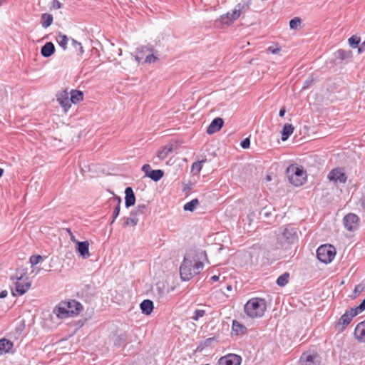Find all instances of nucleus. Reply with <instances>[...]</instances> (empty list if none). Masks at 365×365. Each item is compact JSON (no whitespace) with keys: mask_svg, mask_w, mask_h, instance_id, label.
<instances>
[{"mask_svg":"<svg viewBox=\"0 0 365 365\" xmlns=\"http://www.w3.org/2000/svg\"><path fill=\"white\" fill-rule=\"evenodd\" d=\"M267 308L264 299L255 297L249 299L245 305V312L251 318H258L264 315Z\"/></svg>","mask_w":365,"mask_h":365,"instance_id":"nucleus-1","label":"nucleus"},{"mask_svg":"<svg viewBox=\"0 0 365 365\" xmlns=\"http://www.w3.org/2000/svg\"><path fill=\"white\" fill-rule=\"evenodd\" d=\"M289 182L295 187L302 185L307 180V173L302 166L292 164L286 170Z\"/></svg>","mask_w":365,"mask_h":365,"instance_id":"nucleus-2","label":"nucleus"},{"mask_svg":"<svg viewBox=\"0 0 365 365\" xmlns=\"http://www.w3.org/2000/svg\"><path fill=\"white\" fill-rule=\"evenodd\" d=\"M336 249L333 245L325 244L319 246L317 250V259L324 264H329L336 256Z\"/></svg>","mask_w":365,"mask_h":365,"instance_id":"nucleus-3","label":"nucleus"},{"mask_svg":"<svg viewBox=\"0 0 365 365\" xmlns=\"http://www.w3.org/2000/svg\"><path fill=\"white\" fill-rule=\"evenodd\" d=\"M297 240L296 228L287 226L277 235V240L281 244H292Z\"/></svg>","mask_w":365,"mask_h":365,"instance_id":"nucleus-4","label":"nucleus"},{"mask_svg":"<svg viewBox=\"0 0 365 365\" xmlns=\"http://www.w3.org/2000/svg\"><path fill=\"white\" fill-rule=\"evenodd\" d=\"M77 294L85 302H91L97 294L96 287L94 284H83Z\"/></svg>","mask_w":365,"mask_h":365,"instance_id":"nucleus-5","label":"nucleus"},{"mask_svg":"<svg viewBox=\"0 0 365 365\" xmlns=\"http://www.w3.org/2000/svg\"><path fill=\"white\" fill-rule=\"evenodd\" d=\"M180 274L181 279L185 282L190 280L194 277L192 262L186 257L180 267Z\"/></svg>","mask_w":365,"mask_h":365,"instance_id":"nucleus-6","label":"nucleus"},{"mask_svg":"<svg viewBox=\"0 0 365 365\" xmlns=\"http://www.w3.org/2000/svg\"><path fill=\"white\" fill-rule=\"evenodd\" d=\"M357 314L354 313L353 308H350L347 309L339 319L336 328L341 331H343L346 327L350 324L354 317H355Z\"/></svg>","mask_w":365,"mask_h":365,"instance_id":"nucleus-7","label":"nucleus"},{"mask_svg":"<svg viewBox=\"0 0 365 365\" xmlns=\"http://www.w3.org/2000/svg\"><path fill=\"white\" fill-rule=\"evenodd\" d=\"M343 224L348 231H355L359 226V217L354 213H349L344 217Z\"/></svg>","mask_w":365,"mask_h":365,"instance_id":"nucleus-8","label":"nucleus"},{"mask_svg":"<svg viewBox=\"0 0 365 365\" xmlns=\"http://www.w3.org/2000/svg\"><path fill=\"white\" fill-rule=\"evenodd\" d=\"M141 170L145 173V177L149 178L154 182L159 181L164 175L163 170H152L149 164L143 165Z\"/></svg>","mask_w":365,"mask_h":365,"instance_id":"nucleus-9","label":"nucleus"},{"mask_svg":"<svg viewBox=\"0 0 365 365\" xmlns=\"http://www.w3.org/2000/svg\"><path fill=\"white\" fill-rule=\"evenodd\" d=\"M327 178L329 181L334 182L345 183L347 180L346 174L342 171L341 168H336L332 169L328 174Z\"/></svg>","mask_w":365,"mask_h":365,"instance_id":"nucleus-10","label":"nucleus"},{"mask_svg":"<svg viewBox=\"0 0 365 365\" xmlns=\"http://www.w3.org/2000/svg\"><path fill=\"white\" fill-rule=\"evenodd\" d=\"M319 356L316 353H303L300 356V365H319Z\"/></svg>","mask_w":365,"mask_h":365,"instance_id":"nucleus-11","label":"nucleus"},{"mask_svg":"<svg viewBox=\"0 0 365 365\" xmlns=\"http://www.w3.org/2000/svg\"><path fill=\"white\" fill-rule=\"evenodd\" d=\"M241 362V356L235 354L221 357L218 361L220 365H240Z\"/></svg>","mask_w":365,"mask_h":365,"instance_id":"nucleus-12","label":"nucleus"},{"mask_svg":"<svg viewBox=\"0 0 365 365\" xmlns=\"http://www.w3.org/2000/svg\"><path fill=\"white\" fill-rule=\"evenodd\" d=\"M224 125V120L222 118L217 117L214 118L209 126L207 128V133L209 135H212L217 131H219Z\"/></svg>","mask_w":365,"mask_h":365,"instance_id":"nucleus-13","label":"nucleus"},{"mask_svg":"<svg viewBox=\"0 0 365 365\" xmlns=\"http://www.w3.org/2000/svg\"><path fill=\"white\" fill-rule=\"evenodd\" d=\"M56 100L61 107L66 111L71 108V101L68 96V93L66 91H63L56 96Z\"/></svg>","mask_w":365,"mask_h":365,"instance_id":"nucleus-14","label":"nucleus"},{"mask_svg":"<svg viewBox=\"0 0 365 365\" xmlns=\"http://www.w3.org/2000/svg\"><path fill=\"white\" fill-rule=\"evenodd\" d=\"M31 282L26 277L22 281L16 282V292L19 296L24 294L31 287Z\"/></svg>","mask_w":365,"mask_h":365,"instance_id":"nucleus-15","label":"nucleus"},{"mask_svg":"<svg viewBox=\"0 0 365 365\" xmlns=\"http://www.w3.org/2000/svg\"><path fill=\"white\" fill-rule=\"evenodd\" d=\"M354 335L358 341L365 343V320L359 322L356 326Z\"/></svg>","mask_w":365,"mask_h":365,"instance_id":"nucleus-16","label":"nucleus"},{"mask_svg":"<svg viewBox=\"0 0 365 365\" xmlns=\"http://www.w3.org/2000/svg\"><path fill=\"white\" fill-rule=\"evenodd\" d=\"M68 312L71 315H77L83 309L82 304L76 300H69L66 302Z\"/></svg>","mask_w":365,"mask_h":365,"instance_id":"nucleus-17","label":"nucleus"},{"mask_svg":"<svg viewBox=\"0 0 365 365\" xmlns=\"http://www.w3.org/2000/svg\"><path fill=\"white\" fill-rule=\"evenodd\" d=\"M77 245L76 251L79 253V255L83 259H86L90 256L89 253V243L88 241H78L76 242Z\"/></svg>","mask_w":365,"mask_h":365,"instance_id":"nucleus-18","label":"nucleus"},{"mask_svg":"<svg viewBox=\"0 0 365 365\" xmlns=\"http://www.w3.org/2000/svg\"><path fill=\"white\" fill-rule=\"evenodd\" d=\"M125 205L127 208L133 206L135 203V196L131 187H127L125 190Z\"/></svg>","mask_w":365,"mask_h":365,"instance_id":"nucleus-19","label":"nucleus"},{"mask_svg":"<svg viewBox=\"0 0 365 365\" xmlns=\"http://www.w3.org/2000/svg\"><path fill=\"white\" fill-rule=\"evenodd\" d=\"M55 46L52 42H46L41 48V54L44 58H48L55 53Z\"/></svg>","mask_w":365,"mask_h":365,"instance_id":"nucleus-20","label":"nucleus"},{"mask_svg":"<svg viewBox=\"0 0 365 365\" xmlns=\"http://www.w3.org/2000/svg\"><path fill=\"white\" fill-rule=\"evenodd\" d=\"M334 56L336 59H339L341 61H346V63L351 61L352 58L351 51L344 49H338L334 53Z\"/></svg>","mask_w":365,"mask_h":365,"instance_id":"nucleus-21","label":"nucleus"},{"mask_svg":"<svg viewBox=\"0 0 365 365\" xmlns=\"http://www.w3.org/2000/svg\"><path fill=\"white\" fill-rule=\"evenodd\" d=\"M128 334L126 331L120 332L115 336L114 345L116 347L123 346L125 347L127 344Z\"/></svg>","mask_w":365,"mask_h":365,"instance_id":"nucleus-22","label":"nucleus"},{"mask_svg":"<svg viewBox=\"0 0 365 365\" xmlns=\"http://www.w3.org/2000/svg\"><path fill=\"white\" fill-rule=\"evenodd\" d=\"M140 307L143 314L149 315L154 309V304L153 302L150 299H145L140 303Z\"/></svg>","mask_w":365,"mask_h":365,"instance_id":"nucleus-23","label":"nucleus"},{"mask_svg":"<svg viewBox=\"0 0 365 365\" xmlns=\"http://www.w3.org/2000/svg\"><path fill=\"white\" fill-rule=\"evenodd\" d=\"M294 130V126L292 124L286 123L282 128L281 131V139L282 141L287 140L290 135L293 133Z\"/></svg>","mask_w":365,"mask_h":365,"instance_id":"nucleus-24","label":"nucleus"},{"mask_svg":"<svg viewBox=\"0 0 365 365\" xmlns=\"http://www.w3.org/2000/svg\"><path fill=\"white\" fill-rule=\"evenodd\" d=\"M14 344L11 341L3 338L0 339V355L4 353H8L12 348Z\"/></svg>","mask_w":365,"mask_h":365,"instance_id":"nucleus-25","label":"nucleus"},{"mask_svg":"<svg viewBox=\"0 0 365 365\" xmlns=\"http://www.w3.org/2000/svg\"><path fill=\"white\" fill-rule=\"evenodd\" d=\"M27 268L20 267L16 269V274L10 277L11 281H22L26 277Z\"/></svg>","mask_w":365,"mask_h":365,"instance_id":"nucleus-26","label":"nucleus"},{"mask_svg":"<svg viewBox=\"0 0 365 365\" xmlns=\"http://www.w3.org/2000/svg\"><path fill=\"white\" fill-rule=\"evenodd\" d=\"M232 330L235 335H240L244 334L246 331L247 328L245 325L240 323L238 321L233 320L232 324Z\"/></svg>","mask_w":365,"mask_h":365,"instance_id":"nucleus-27","label":"nucleus"},{"mask_svg":"<svg viewBox=\"0 0 365 365\" xmlns=\"http://www.w3.org/2000/svg\"><path fill=\"white\" fill-rule=\"evenodd\" d=\"M70 94V101L73 104H76L83 99V93L81 91L72 90Z\"/></svg>","mask_w":365,"mask_h":365,"instance_id":"nucleus-28","label":"nucleus"},{"mask_svg":"<svg viewBox=\"0 0 365 365\" xmlns=\"http://www.w3.org/2000/svg\"><path fill=\"white\" fill-rule=\"evenodd\" d=\"M53 16L51 14L44 13L41 16V24L43 28H48L53 23Z\"/></svg>","mask_w":365,"mask_h":365,"instance_id":"nucleus-29","label":"nucleus"},{"mask_svg":"<svg viewBox=\"0 0 365 365\" xmlns=\"http://www.w3.org/2000/svg\"><path fill=\"white\" fill-rule=\"evenodd\" d=\"M113 200L116 202V205L114 207L113 213V217L112 220L110 221V224H113L115 219L118 217L120 213V203H121V199L118 196H115L113 197Z\"/></svg>","mask_w":365,"mask_h":365,"instance_id":"nucleus-30","label":"nucleus"},{"mask_svg":"<svg viewBox=\"0 0 365 365\" xmlns=\"http://www.w3.org/2000/svg\"><path fill=\"white\" fill-rule=\"evenodd\" d=\"M148 205L145 204H138L136 207L130 212L131 215L138 217L143 215L147 210Z\"/></svg>","mask_w":365,"mask_h":365,"instance_id":"nucleus-31","label":"nucleus"},{"mask_svg":"<svg viewBox=\"0 0 365 365\" xmlns=\"http://www.w3.org/2000/svg\"><path fill=\"white\" fill-rule=\"evenodd\" d=\"M252 4V0H245L242 2L238 3L235 7L237 9L240 14L245 13L247 11Z\"/></svg>","mask_w":365,"mask_h":365,"instance_id":"nucleus-32","label":"nucleus"},{"mask_svg":"<svg viewBox=\"0 0 365 365\" xmlns=\"http://www.w3.org/2000/svg\"><path fill=\"white\" fill-rule=\"evenodd\" d=\"M173 149L170 146L162 147L157 153V157L163 160H165L168 155L172 152Z\"/></svg>","mask_w":365,"mask_h":365,"instance_id":"nucleus-33","label":"nucleus"},{"mask_svg":"<svg viewBox=\"0 0 365 365\" xmlns=\"http://www.w3.org/2000/svg\"><path fill=\"white\" fill-rule=\"evenodd\" d=\"M198 205L199 200L197 198H195L185 203L183 206V210L185 211L193 212Z\"/></svg>","mask_w":365,"mask_h":365,"instance_id":"nucleus-34","label":"nucleus"},{"mask_svg":"<svg viewBox=\"0 0 365 365\" xmlns=\"http://www.w3.org/2000/svg\"><path fill=\"white\" fill-rule=\"evenodd\" d=\"M218 21L223 26H230L234 21H231L230 12H227L226 14L221 15L218 19Z\"/></svg>","mask_w":365,"mask_h":365,"instance_id":"nucleus-35","label":"nucleus"},{"mask_svg":"<svg viewBox=\"0 0 365 365\" xmlns=\"http://www.w3.org/2000/svg\"><path fill=\"white\" fill-rule=\"evenodd\" d=\"M289 274L288 272H284L281 274L276 281L277 284L279 287H284L289 282Z\"/></svg>","mask_w":365,"mask_h":365,"instance_id":"nucleus-36","label":"nucleus"},{"mask_svg":"<svg viewBox=\"0 0 365 365\" xmlns=\"http://www.w3.org/2000/svg\"><path fill=\"white\" fill-rule=\"evenodd\" d=\"M139 221L138 217L131 215L130 214V217L125 218V222L123 225L125 226H132L135 227Z\"/></svg>","mask_w":365,"mask_h":365,"instance_id":"nucleus-37","label":"nucleus"},{"mask_svg":"<svg viewBox=\"0 0 365 365\" xmlns=\"http://www.w3.org/2000/svg\"><path fill=\"white\" fill-rule=\"evenodd\" d=\"M68 40V39L67 36L62 34H59L58 38H57V42H58V45L63 49L65 50L67 48Z\"/></svg>","mask_w":365,"mask_h":365,"instance_id":"nucleus-38","label":"nucleus"},{"mask_svg":"<svg viewBox=\"0 0 365 365\" xmlns=\"http://www.w3.org/2000/svg\"><path fill=\"white\" fill-rule=\"evenodd\" d=\"M206 162V160H202L200 161H197V162H195L192 165V172H193L195 174H198L200 173L202 168V165L203 163H205Z\"/></svg>","mask_w":365,"mask_h":365,"instance_id":"nucleus-39","label":"nucleus"},{"mask_svg":"<svg viewBox=\"0 0 365 365\" xmlns=\"http://www.w3.org/2000/svg\"><path fill=\"white\" fill-rule=\"evenodd\" d=\"M360 41V38L357 36H352L348 40L349 46L353 48H356L358 47Z\"/></svg>","mask_w":365,"mask_h":365,"instance_id":"nucleus-40","label":"nucleus"},{"mask_svg":"<svg viewBox=\"0 0 365 365\" xmlns=\"http://www.w3.org/2000/svg\"><path fill=\"white\" fill-rule=\"evenodd\" d=\"M203 263L200 261L195 262L194 264H192V270L194 276L200 274V271L203 268Z\"/></svg>","mask_w":365,"mask_h":365,"instance_id":"nucleus-41","label":"nucleus"},{"mask_svg":"<svg viewBox=\"0 0 365 365\" xmlns=\"http://www.w3.org/2000/svg\"><path fill=\"white\" fill-rule=\"evenodd\" d=\"M205 314V311L203 309H195L193 312L191 319L194 321H198L200 318L202 317Z\"/></svg>","mask_w":365,"mask_h":365,"instance_id":"nucleus-42","label":"nucleus"},{"mask_svg":"<svg viewBox=\"0 0 365 365\" xmlns=\"http://www.w3.org/2000/svg\"><path fill=\"white\" fill-rule=\"evenodd\" d=\"M72 46L77 51H78V54L82 55L83 53L84 50L80 42L75 39H72Z\"/></svg>","mask_w":365,"mask_h":365,"instance_id":"nucleus-43","label":"nucleus"},{"mask_svg":"<svg viewBox=\"0 0 365 365\" xmlns=\"http://www.w3.org/2000/svg\"><path fill=\"white\" fill-rule=\"evenodd\" d=\"M301 24V19L299 17H295L289 21V27L291 29H296Z\"/></svg>","mask_w":365,"mask_h":365,"instance_id":"nucleus-44","label":"nucleus"},{"mask_svg":"<svg viewBox=\"0 0 365 365\" xmlns=\"http://www.w3.org/2000/svg\"><path fill=\"white\" fill-rule=\"evenodd\" d=\"M42 259V257L39 255H33L30 257L29 262L31 266H34L38 264L40 261Z\"/></svg>","mask_w":365,"mask_h":365,"instance_id":"nucleus-45","label":"nucleus"},{"mask_svg":"<svg viewBox=\"0 0 365 365\" xmlns=\"http://www.w3.org/2000/svg\"><path fill=\"white\" fill-rule=\"evenodd\" d=\"M354 313H356L357 315L362 312L365 310V298L364 300L359 304V305L356 306V307H352Z\"/></svg>","mask_w":365,"mask_h":365,"instance_id":"nucleus-46","label":"nucleus"},{"mask_svg":"<svg viewBox=\"0 0 365 365\" xmlns=\"http://www.w3.org/2000/svg\"><path fill=\"white\" fill-rule=\"evenodd\" d=\"M230 14H231V21H235L240 17L241 14L239 12L237 9L236 7H235V9L230 13Z\"/></svg>","mask_w":365,"mask_h":365,"instance_id":"nucleus-47","label":"nucleus"},{"mask_svg":"<svg viewBox=\"0 0 365 365\" xmlns=\"http://www.w3.org/2000/svg\"><path fill=\"white\" fill-rule=\"evenodd\" d=\"M240 146L243 149H247L250 146V140L249 138H246L244 140H242L240 143Z\"/></svg>","mask_w":365,"mask_h":365,"instance_id":"nucleus-48","label":"nucleus"},{"mask_svg":"<svg viewBox=\"0 0 365 365\" xmlns=\"http://www.w3.org/2000/svg\"><path fill=\"white\" fill-rule=\"evenodd\" d=\"M216 341V338H215V337H210V338L206 339H205L204 341H202V342H203V345H204V346H205V347H208V346H210L212 344V343L213 341Z\"/></svg>","mask_w":365,"mask_h":365,"instance_id":"nucleus-49","label":"nucleus"},{"mask_svg":"<svg viewBox=\"0 0 365 365\" xmlns=\"http://www.w3.org/2000/svg\"><path fill=\"white\" fill-rule=\"evenodd\" d=\"M157 60V57L155 56L153 54H150L146 56L145 59V63H153L155 62Z\"/></svg>","mask_w":365,"mask_h":365,"instance_id":"nucleus-50","label":"nucleus"},{"mask_svg":"<svg viewBox=\"0 0 365 365\" xmlns=\"http://www.w3.org/2000/svg\"><path fill=\"white\" fill-rule=\"evenodd\" d=\"M364 287L361 284H357L355 286L354 293L356 294L355 297L361 293L364 290Z\"/></svg>","mask_w":365,"mask_h":365,"instance_id":"nucleus-51","label":"nucleus"},{"mask_svg":"<svg viewBox=\"0 0 365 365\" xmlns=\"http://www.w3.org/2000/svg\"><path fill=\"white\" fill-rule=\"evenodd\" d=\"M61 3L58 0H53L51 3V7L54 9H58L61 8Z\"/></svg>","mask_w":365,"mask_h":365,"instance_id":"nucleus-52","label":"nucleus"},{"mask_svg":"<svg viewBox=\"0 0 365 365\" xmlns=\"http://www.w3.org/2000/svg\"><path fill=\"white\" fill-rule=\"evenodd\" d=\"M68 308L66 307H58V314L61 315H69L68 312Z\"/></svg>","mask_w":365,"mask_h":365,"instance_id":"nucleus-53","label":"nucleus"},{"mask_svg":"<svg viewBox=\"0 0 365 365\" xmlns=\"http://www.w3.org/2000/svg\"><path fill=\"white\" fill-rule=\"evenodd\" d=\"M279 51V48H274L273 46H269L267 49V51L272 54H277Z\"/></svg>","mask_w":365,"mask_h":365,"instance_id":"nucleus-54","label":"nucleus"},{"mask_svg":"<svg viewBox=\"0 0 365 365\" xmlns=\"http://www.w3.org/2000/svg\"><path fill=\"white\" fill-rule=\"evenodd\" d=\"M259 215H262L265 218H268L272 215V213L269 211H266L264 209H262L259 212Z\"/></svg>","mask_w":365,"mask_h":365,"instance_id":"nucleus-55","label":"nucleus"},{"mask_svg":"<svg viewBox=\"0 0 365 365\" xmlns=\"http://www.w3.org/2000/svg\"><path fill=\"white\" fill-rule=\"evenodd\" d=\"M66 231H67V232L69 234V235H70V240H71L73 242L76 243V242H78V240H77L76 239L75 236L73 235V232H72V231L71 230V229H70V228L66 229Z\"/></svg>","mask_w":365,"mask_h":365,"instance_id":"nucleus-56","label":"nucleus"},{"mask_svg":"<svg viewBox=\"0 0 365 365\" xmlns=\"http://www.w3.org/2000/svg\"><path fill=\"white\" fill-rule=\"evenodd\" d=\"M8 295V292L6 290H1L0 292V299H4Z\"/></svg>","mask_w":365,"mask_h":365,"instance_id":"nucleus-57","label":"nucleus"},{"mask_svg":"<svg viewBox=\"0 0 365 365\" xmlns=\"http://www.w3.org/2000/svg\"><path fill=\"white\" fill-rule=\"evenodd\" d=\"M286 113V109L284 107L282 108L280 110H279V115L280 117H284V114Z\"/></svg>","mask_w":365,"mask_h":365,"instance_id":"nucleus-58","label":"nucleus"},{"mask_svg":"<svg viewBox=\"0 0 365 365\" xmlns=\"http://www.w3.org/2000/svg\"><path fill=\"white\" fill-rule=\"evenodd\" d=\"M205 348V346H204L203 345V342H202L200 344H199L196 349V351H202Z\"/></svg>","mask_w":365,"mask_h":365,"instance_id":"nucleus-59","label":"nucleus"},{"mask_svg":"<svg viewBox=\"0 0 365 365\" xmlns=\"http://www.w3.org/2000/svg\"><path fill=\"white\" fill-rule=\"evenodd\" d=\"M361 206L365 210V195L361 198Z\"/></svg>","mask_w":365,"mask_h":365,"instance_id":"nucleus-60","label":"nucleus"},{"mask_svg":"<svg viewBox=\"0 0 365 365\" xmlns=\"http://www.w3.org/2000/svg\"><path fill=\"white\" fill-rule=\"evenodd\" d=\"M219 276L217 275H213L211 277L210 279L212 281V282H217L219 280Z\"/></svg>","mask_w":365,"mask_h":365,"instance_id":"nucleus-61","label":"nucleus"},{"mask_svg":"<svg viewBox=\"0 0 365 365\" xmlns=\"http://www.w3.org/2000/svg\"><path fill=\"white\" fill-rule=\"evenodd\" d=\"M312 81V80H311V81H306L304 82V86H303V88H307V87L309 86V84H310V83H311Z\"/></svg>","mask_w":365,"mask_h":365,"instance_id":"nucleus-62","label":"nucleus"},{"mask_svg":"<svg viewBox=\"0 0 365 365\" xmlns=\"http://www.w3.org/2000/svg\"><path fill=\"white\" fill-rule=\"evenodd\" d=\"M254 217H255V212H251V213H250V214L248 215V218H249L250 220H252V218H253Z\"/></svg>","mask_w":365,"mask_h":365,"instance_id":"nucleus-63","label":"nucleus"},{"mask_svg":"<svg viewBox=\"0 0 365 365\" xmlns=\"http://www.w3.org/2000/svg\"><path fill=\"white\" fill-rule=\"evenodd\" d=\"M364 51V46L362 45L359 48L358 52L360 53Z\"/></svg>","mask_w":365,"mask_h":365,"instance_id":"nucleus-64","label":"nucleus"}]
</instances>
